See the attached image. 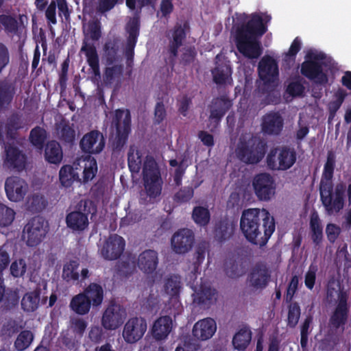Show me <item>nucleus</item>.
<instances>
[{"label":"nucleus","instance_id":"nucleus-31","mask_svg":"<svg viewBox=\"0 0 351 351\" xmlns=\"http://www.w3.org/2000/svg\"><path fill=\"white\" fill-rule=\"evenodd\" d=\"M173 328V322L170 317L162 316L156 319L152 326V332L156 339H165Z\"/></svg>","mask_w":351,"mask_h":351},{"label":"nucleus","instance_id":"nucleus-38","mask_svg":"<svg viewBox=\"0 0 351 351\" xmlns=\"http://www.w3.org/2000/svg\"><path fill=\"white\" fill-rule=\"evenodd\" d=\"M347 316V305L346 297H339V304L331 317V323L335 326H339L345 323Z\"/></svg>","mask_w":351,"mask_h":351},{"label":"nucleus","instance_id":"nucleus-17","mask_svg":"<svg viewBox=\"0 0 351 351\" xmlns=\"http://www.w3.org/2000/svg\"><path fill=\"white\" fill-rule=\"evenodd\" d=\"M195 237L193 231L182 228L175 232L171 238V246L176 254H185L193 247Z\"/></svg>","mask_w":351,"mask_h":351},{"label":"nucleus","instance_id":"nucleus-26","mask_svg":"<svg viewBox=\"0 0 351 351\" xmlns=\"http://www.w3.org/2000/svg\"><path fill=\"white\" fill-rule=\"evenodd\" d=\"M158 265V254L154 250H145L142 252L137 261L139 269L145 274L149 275L155 272Z\"/></svg>","mask_w":351,"mask_h":351},{"label":"nucleus","instance_id":"nucleus-59","mask_svg":"<svg viewBox=\"0 0 351 351\" xmlns=\"http://www.w3.org/2000/svg\"><path fill=\"white\" fill-rule=\"evenodd\" d=\"M197 56V51L195 47H189L184 49L181 56L182 62L184 65L190 64L193 62Z\"/></svg>","mask_w":351,"mask_h":351},{"label":"nucleus","instance_id":"nucleus-35","mask_svg":"<svg viewBox=\"0 0 351 351\" xmlns=\"http://www.w3.org/2000/svg\"><path fill=\"white\" fill-rule=\"evenodd\" d=\"M15 94V88L12 83L5 80L0 81V109L10 105Z\"/></svg>","mask_w":351,"mask_h":351},{"label":"nucleus","instance_id":"nucleus-24","mask_svg":"<svg viewBox=\"0 0 351 351\" xmlns=\"http://www.w3.org/2000/svg\"><path fill=\"white\" fill-rule=\"evenodd\" d=\"M4 164L9 169L23 171L26 165V156L17 147L8 145L5 147Z\"/></svg>","mask_w":351,"mask_h":351},{"label":"nucleus","instance_id":"nucleus-30","mask_svg":"<svg viewBox=\"0 0 351 351\" xmlns=\"http://www.w3.org/2000/svg\"><path fill=\"white\" fill-rule=\"evenodd\" d=\"M213 82L217 85L232 84V69L226 63L216 62L215 67L211 71Z\"/></svg>","mask_w":351,"mask_h":351},{"label":"nucleus","instance_id":"nucleus-6","mask_svg":"<svg viewBox=\"0 0 351 351\" xmlns=\"http://www.w3.org/2000/svg\"><path fill=\"white\" fill-rule=\"evenodd\" d=\"M143 186L149 198H156L162 193L163 180L158 163L152 156H146L142 171Z\"/></svg>","mask_w":351,"mask_h":351},{"label":"nucleus","instance_id":"nucleus-62","mask_svg":"<svg viewBox=\"0 0 351 351\" xmlns=\"http://www.w3.org/2000/svg\"><path fill=\"white\" fill-rule=\"evenodd\" d=\"M304 91V86L300 82H291L287 88V92L292 97L302 96Z\"/></svg>","mask_w":351,"mask_h":351},{"label":"nucleus","instance_id":"nucleus-39","mask_svg":"<svg viewBox=\"0 0 351 351\" xmlns=\"http://www.w3.org/2000/svg\"><path fill=\"white\" fill-rule=\"evenodd\" d=\"M90 305L84 293L77 295L71 302V308L80 315L86 314L90 311Z\"/></svg>","mask_w":351,"mask_h":351},{"label":"nucleus","instance_id":"nucleus-54","mask_svg":"<svg viewBox=\"0 0 351 351\" xmlns=\"http://www.w3.org/2000/svg\"><path fill=\"white\" fill-rule=\"evenodd\" d=\"M75 138V131L68 123L62 125L60 131V139L67 143H73Z\"/></svg>","mask_w":351,"mask_h":351},{"label":"nucleus","instance_id":"nucleus-15","mask_svg":"<svg viewBox=\"0 0 351 351\" xmlns=\"http://www.w3.org/2000/svg\"><path fill=\"white\" fill-rule=\"evenodd\" d=\"M28 190V184L23 178L18 176L8 178L5 182V191L8 199L14 202L23 199Z\"/></svg>","mask_w":351,"mask_h":351},{"label":"nucleus","instance_id":"nucleus-37","mask_svg":"<svg viewBox=\"0 0 351 351\" xmlns=\"http://www.w3.org/2000/svg\"><path fill=\"white\" fill-rule=\"evenodd\" d=\"M80 163H83V180L87 182L91 180L97 172V163L94 157L88 155L82 160H80Z\"/></svg>","mask_w":351,"mask_h":351},{"label":"nucleus","instance_id":"nucleus-61","mask_svg":"<svg viewBox=\"0 0 351 351\" xmlns=\"http://www.w3.org/2000/svg\"><path fill=\"white\" fill-rule=\"evenodd\" d=\"M10 60L8 48L0 43V73L9 64Z\"/></svg>","mask_w":351,"mask_h":351},{"label":"nucleus","instance_id":"nucleus-11","mask_svg":"<svg viewBox=\"0 0 351 351\" xmlns=\"http://www.w3.org/2000/svg\"><path fill=\"white\" fill-rule=\"evenodd\" d=\"M252 186L256 196L261 201H269L275 194V180L269 173H261L256 175L252 181Z\"/></svg>","mask_w":351,"mask_h":351},{"label":"nucleus","instance_id":"nucleus-47","mask_svg":"<svg viewBox=\"0 0 351 351\" xmlns=\"http://www.w3.org/2000/svg\"><path fill=\"white\" fill-rule=\"evenodd\" d=\"M123 72V66L121 64L106 67L104 73V83L106 84H111L116 78H119L122 75Z\"/></svg>","mask_w":351,"mask_h":351},{"label":"nucleus","instance_id":"nucleus-10","mask_svg":"<svg viewBox=\"0 0 351 351\" xmlns=\"http://www.w3.org/2000/svg\"><path fill=\"white\" fill-rule=\"evenodd\" d=\"M48 226L45 224L43 217L36 216L32 218L25 225L23 232L27 238V245L30 247L38 245L45 237Z\"/></svg>","mask_w":351,"mask_h":351},{"label":"nucleus","instance_id":"nucleus-9","mask_svg":"<svg viewBox=\"0 0 351 351\" xmlns=\"http://www.w3.org/2000/svg\"><path fill=\"white\" fill-rule=\"evenodd\" d=\"M92 202L81 200L77 204V210L72 211L66 216V223L73 231H84L88 226V215L90 213L89 206Z\"/></svg>","mask_w":351,"mask_h":351},{"label":"nucleus","instance_id":"nucleus-34","mask_svg":"<svg viewBox=\"0 0 351 351\" xmlns=\"http://www.w3.org/2000/svg\"><path fill=\"white\" fill-rule=\"evenodd\" d=\"M245 265L243 258L237 257L236 259L230 258L226 263L225 271L231 278H236L245 273Z\"/></svg>","mask_w":351,"mask_h":351},{"label":"nucleus","instance_id":"nucleus-63","mask_svg":"<svg viewBox=\"0 0 351 351\" xmlns=\"http://www.w3.org/2000/svg\"><path fill=\"white\" fill-rule=\"evenodd\" d=\"M327 238L330 243H334L341 233V228L335 223H330L326 228Z\"/></svg>","mask_w":351,"mask_h":351},{"label":"nucleus","instance_id":"nucleus-25","mask_svg":"<svg viewBox=\"0 0 351 351\" xmlns=\"http://www.w3.org/2000/svg\"><path fill=\"white\" fill-rule=\"evenodd\" d=\"M217 330V324L212 318H204L197 322L193 328V337L201 341L210 339Z\"/></svg>","mask_w":351,"mask_h":351},{"label":"nucleus","instance_id":"nucleus-2","mask_svg":"<svg viewBox=\"0 0 351 351\" xmlns=\"http://www.w3.org/2000/svg\"><path fill=\"white\" fill-rule=\"evenodd\" d=\"M335 168V155L332 151H328L319 182V191L322 204L329 215L337 213L343 209L346 191V186L343 182L337 184L334 189L332 179Z\"/></svg>","mask_w":351,"mask_h":351},{"label":"nucleus","instance_id":"nucleus-58","mask_svg":"<svg viewBox=\"0 0 351 351\" xmlns=\"http://www.w3.org/2000/svg\"><path fill=\"white\" fill-rule=\"evenodd\" d=\"M300 316V309L297 304H293L289 306L288 313V324L294 327L298 322Z\"/></svg>","mask_w":351,"mask_h":351},{"label":"nucleus","instance_id":"nucleus-45","mask_svg":"<svg viewBox=\"0 0 351 351\" xmlns=\"http://www.w3.org/2000/svg\"><path fill=\"white\" fill-rule=\"evenodd\" d=\"M76 174L72 166L64 165L59 171V179L61 184L64 187H69L75 180Z\"/></svg>","mask_w":351,"mask_h":351},{"label":"nucleus","instance_id":"nucleus-7","mask_svg":"<svg viewBox=\"0 0 351 351\" xmlns=\"http://www.w3.org/2000/svg\"><path fill=\"white\" fill-rule=\"evenodd\" d=\"M297 153L293 147L287 145L274 147L266 158L268 169L273 171H287L293 166Z\"/></svg>","mask_w":351,"mask_h":351},{"label":"nucleus","instance_id":"nucleus-46","mask_svg":"<svg viewBox=\"0 0 351 351\" xmlns=\"http://www.w3.org/2000/svg\"><path fill=\"white\" fill-rule=\"evenodd\" d=\"M346 95V92L343 89H339L335 93V100L328 104L329 119H332L335 116L336 112L341 106Z\"/></svg>","mask_w":351,"mask_h":351},{"label":"nucleus","instance_id":"nucleus-44","mask_svg":"<svg viewBox=\"0 0 351 351\" xmlns=\"http://www.w3.org/2000/svg\"><path fill=\"white\" fill-rule=\"evenodd\" d=\"M192 218L196 224L206 226L210 221V214L208 208L203 206H195L193 210Z\"/></svg>","mask_w":351,"mask_h":351},{"label":"nucleus","instance_id":"nucleus-27","mask_svg":"<svg viewBox=\"0 0 351 351\" xmlns=\"http://www.w3.org/2000/svg\"><path fill=\"white\" fill-rule=\"evenodd\" d=\"M193 303L201 308H208L216 301V294L210 287H194Z\"/></svg>","mask_w":351,"mask_h":351},{"label":"nucleus","instance_id":"nucleus-33","mask_svg":"<svg viewBox=\"0 0 351 351\" xmlns=\"http://www.w3.org/2000/svg\"><path fill=\"white\" fill-rule=\"evenodd\" d=\"M45 159L51 164L59 165L63 158L62 147L56 141H49L45 148Z\"/></svg>","mask_w":351,"mask_h":351},{"label":"nucleus","instance_id":"nucleus-1","mask_svg":"<svg viewBox=\"0 0 351 351\" xmlns=\"http://www.w3.org/2000/svg\"><path fill=\"white\" fill-rule=\"evenodd\" d=\"M275 221L265 209L248 208L243 211L240 228L246 239L260 247L265 246L275 230Z\"/></svg>","mask_w":351,"mask_h":351},{"label":"nucleus","instance_id":"nucleus-4","mask_svg":"<svg viewBox=\"0 0 351 351\" xmlns=\"http://www.w3.org/2000/svg\"><path fill=\"white\" fill-rule=\"evenodd\" d=\"M267 143L258 135L241 136L237 143L235 153L237 158L247 165H256L265 157Z\"/></svg>","mask_w":351,"mask_h":351},{"label":"nucleus","instance_id":"nucleus-53","mask_svg":"<svg viewBox=\"0 0 351 351\" xmlns=\"http://www.w3.org/2000/svg\"><path fill=\"white\" fill-rule=\"evenodd\" d=\"M193 195V188L192 186H184L174 195L173 199L178 203H186L191 200Z\"/></svg>","mask_w":351,"mask_h":351},{"label":"nucleus","instance_id":"nucleus-50","mask_svg":"<svg viewBox=\"0 0 351 351\" xmlns=\"http://www.w3.org/2000/svg\"><path fill=\"white\" fill-rule=\"evenodd\" d=\"M301 40L298 37H296L292 42L289 51L285 53L283 61L288 64L291 62H293L295 60L297 53L301 49Z\"/></svg>","mask_w":351,"mask_h":351},{"label":"nucleus","instance_id":"nucleus-18","mask_svg":"<svg viewBox=\"0 0 351 351\" xmlns=\"http://www.w3.org/2000/svg\"><path fill=\"white\" fill-rule=\"evenodd\" d=\"M125 318L124 309L119 304H111L103 314L101 324L107 330H115L123 324Z\"/></svg>","mask_w":351,"mask_h":351},{"label":"nucleus","instance_id":"nucleus-57","mask_svg":"<svg viewBox=\"0 0 351 351\" xmlns=\"http://www.w3.org/2000/svg\"><path fill=\"white\" fill-rule=\"evenodd\" d=\"M107 60L110 63H112L116 60L118 52V46L114 41H107L104 47Z\"/></svg>","mask_w":351,"mask_h":351},{"label":"nucleus","instance_id":"nucleus-5","mask_svg":"<svg viewBox=\"0 0 351 351\" xmlns=\"http://www.w3.org/2000/svg\"><path fill=\"white\" fill-rule=\"evenodd\" d=\"M85 36H89L93 41H98L100 39L101 37V27L99 21L93 20L88 22ZM80 51L84 53L87 64L92 70L94 76L100 77L99 58L96 47L93 43H89L86 37L83 40Z\"/></svg>","mask_w":351,"mask_h":351},{"label":"nucleus","instance_id":"nucleus-23","mask_svg":"<svg viewBox=\"0 0 351 351\" xmlns=\"http://www.w3.org/2000/svg\"><path fill=\"white\" fill-rule=\"evenodd\" d=\"M237 226V223L228 217L216 221L213 230L215 239L220 243L229 241L233 237Z\"/></svg>","mask_w":351,"mask_h":351},{"label":"nucleus","instance_id":"nucleus-43","mask_svg":"<svg viewBox=\"0 0 351 351\" xmlns=\"http://www.w3.org/2000/svg\"><path fill=\"white\" fill-rule=\"evenodd\" d=\"M251 340V332L247 328L240 330L234 337L232 343L235 349L243 350Z\"/></svg>","mask_w":351,"mask_h":351},{"label":"nucleus","instance_id":"nucleus-48","mask_svg":"<svg viewBox=\"0 0 351 351\" xmlns=\"http://www.w3.org/2000/svg\"><path fill=\"white\" fill-rule=\"evenodd\" d=\"M39 295L37 292L27 293L23 298L21 305L23 308L29 312L35 311L39 304Z\"/></svg>","mask_w":351,"mask_h":351},{"label":"nucleus","instance_id":"nucleus-40","mask_svg":"<svg viewBox=\"0 0 351 351\" xmlns=\"http://www.w3.org/2000/svg\"><path fill=\"white\" fill-rule=\"evenodd\" d=\"M80 266V263L77 260H70L66 262L62 269V278L67 282L73 280H78L80 278L77 269Z\"/></svg>","mask_w":351,"mask_h":351},{"label":"nucleus","instance_id":"nucleus-52","mask_svg":"<svg viewBox=\"0 0 351 351\" xmlns=\"http://www.w3.org/2000/svg\"><path fill=\"white\" fill-rule=\"evenodd\" d=\"M33 340V335L30 331L24 330L18 336L15 341V347L18 350L26 349Z\"/></svg>","mask_w":351,"mask_h":351},{"label":"nucleus","instance_id":"nucleus-13","mask_svg":"<svg viewBox=\"0 0 351 351\" xmlns=\"http://www.w3.org/2000/svg\"><path fill=\"white\" fill-rule=\"evenodd\" d=\"M323 66H326L324 62L304 60L301 64L300 73L304 77L317 84H326L328 78L323 71Z\"/></svg>","mask_w":351,"mask_h":351},{"label":"nucleus","instance_id":"nucleus-22","mask_svg":"<svg viewBox=\"0 0 351 351\" xmlns=\"http://www.w3.org/2000/svg\"><path fill=\"white\" fill-rule=\"evenodd\" d=\"M140 31V20L138 17L132 18L127 24L126 32L128 34L126 39L125 55L127 60H132Z\"/></svg>","mask_w":351,"mask_h":351},{"label":"nucleus","instance_id":"nucleus-32","mask_svg":"<svg viewBox=\"0 0 351 351\" xmlns=\"http://www.w3.org/2000/svg\"><path fill=\"white\" fill-rule=\"evenodd\" d=\"M309 226L313 243L317 246L319 245L323 240V226L316 210L311 213Z\"/></svg>","mask_w":351,"mask_h":351},{"label":"nucleus","instance_id":"nucleus-19","mask_svg":"<svg viewBox=\"0 0 351 351\" xmlns=\"http://www.w3.org/2000/svg\"><path fill=\"white\" fill-rule=\"evenodd\" d=\"M147 330V323L141 317L129 319L125 324L123 330V337L125 341L133 343L138 341Z\"/></svg>","mask_w":351,"mask_h":351},{"label":"nucleus","instance_id":"nucleus-20","mask_svg":"<svg viewBox=\"0 0 351 351\" xmlns=\"http://www.w3.org/2000/svg\"><path fill=\"white\" fill-rule=\"evenodd\" d=\"M187 28H189V24L186 22L183 25L177 23L169 33L168 51L173 58L178 56V49L183 45L186 38V29Z\"/></svg>","mask_w":351,"mask_h":351},{"label":"nucleus","instance_id":"nucleus-29","mask_svg":"<svg viewBox=\"0 0 351 351\" xmlns=\"http://www.w3.org/2000/svg\"><path fill=\"white\" fill-rule=\"evenodd\" d=\"M270 278L271 272L263 263H257L249 274L251 285H267Z\"/></svg>","mask_w":351,"mask_h":351},{"label":"nucleus","instance_id":"nucleus-49","mask_svg":"<svg viewBox=\"0 0 351 351\" xmlns=\"http://www.w3.org/2000/svg\"><path fill=\"white\" fill-rule=\"evenodd\" d=\"M15 217L14 210L0 203V226L7 227L14 221Z\"/></svg>","mask_w":351,"mask_h":351},{"label":"nucleus","instance_id":"nucleus-41","mask_svg":"<svg viewBox=\"0 0 351 351\" xmlns=\"http://www.w3.org/2000/svg\"><path fill=\"white\" fill-rule=\"evenodd\" d=\"M47 132L44 128L40 126H36L30 131V143L36 148L43 149L47 139Z\"/></svg>","mask_w":351,"mask_h":351},{"label":"nucleus","instance_id":"nucleus-42","mask_svg":"<svg viewBox=\"0 0 351 351\" xmlns=\"http://www.w3.org/2000/svg\"><path fill=\"white\" fill-rule=\"evenodd\" d=\"M84 293L93 306H98L102 303L104 295L102 287H88Z\"/></svg>","mask_w":351,"mask_h":351},{"label":"nucleus","instance_id":"nucleus-56","mask_svg":"<svg viewBox=\"0 0 351 351\" xmlns=\"http://www.w3.org/2000/svg\"><path fill=\"white\" fill-rule=\"evenodd\" d=\"M27 265L24 259L14 261L10 265V274L15 278L23 276L26 272Z\"/></svg>","mask_w":351,"mask_h":351},{"label":"nucleus","instance_id":"nucleus-64","mask_svg":"<svg viewBox=\"0 0 351 351\" xmlns=\"http://www.w3.org/2000/svg\"><path fill=\"white\" fill-rule=\"evenodd\" d=\"M166 115V110L163 102H157L154 110L155 122L158 124L160 123L165 119Z\"/></svg>","mask_w":351,"mask_h":351},{"label":"nucleus","instance_id":"nucleus-28","mask_svg":"<svg viewBox=\"0 0 351 351\" xmlns=\"http://www.w3.org/2000/svg\"><path fill=\"white\" fill-rule=\"evenodd\" d=\"M212 104L209 119L214 120L217 124H219L223 117L232 107V101L226 96H221L214 99Z\"/></svg>","mask_w":351,"mask_h":351},{"label":"nucleus","instance_id":"nucleus-51","mask_svg":"<svg viewBox=\"0 0 351 351\" xmlns=\"http://www.w3.org/2000/svg\"><path fill=\"white\" fill-rule=\"evenodd\" d=\"M29 209L32 212L39 213L42 211L47 205L44 197L39 194H34L28 200Z\"/></svg>","mask_w":351,"mask_h":351},{"label":"nucleus","instance_id":"nucleus-8","mask_svg":"<svg viewBox=\"0 0 351 351\" xmlns=\"http://www.w3.org/2000/svg\"><path fill=\"white\" fill-rule=\"evenodd\" d=\"M113 123L117 130L114 142L117 149H121L126 143L131 132V114L129 110H116Z\"/></svg>","mask_w":351,"mask_h":351},{"label":"nucleus","instance_id":"nucleus-21","mask_svg":"<svg viewBox=\"0 0 351 351\" xmlns=\"http://www.w3.org/2000/svg\"><path fill=\"white\" fill-rule=\"evenodd\" d=\"M284 120L278 112H269L262 119V132L267 135L277 136L283 129Z\"/></svg>","mask_w":351,"mask_h":351},{"label":"nucleus","instance_id":"nucleus-3","mask_svg":"<svg viewBox=\"0 0 351 351\" xmlns=\"http://www.w3.org/2000/svg\"><path fill=\"white\" fill-rule=\"evenodd\" d=\"M267 31L263 18L258 14L239 27L236 31L235 43L238 51L245 58L256 59L263 53L258 38Z\"/></svg>","mask_w":351,"mask_h":351},{"label":"nucleus","instance_id":"nucleus-16","mask_svg":"<svg viewBox=\"0 0 351 351\" xmlns=\"http://www.w3.org/2000/svg\"><path fill=\"white\" fill-rule=\"evenodd\" d=\"M105 139L103 134L98 130L86 133L80 142L82 151L89 154L100 153L104 148Z\"/></svg>","mask_w":351,"mask_h":351},{"label":"nucleus","instance_id":"nucleus-12","mask_svg":"<svg viewBox=\"0 0 351 351\" xmlns=\"http://www.w3.org/2000/svg\"><path fill=\"white\" fill-rule=\"evenodd\" d=\"M258 73L265 86H274L279 75L277 62L270 56H263L258 63Z\"/></svg>","mask_w":351,"mask_h":351},{"label":"nucleus","instance_id":"nucleus-55","mask_svg":"<svg viewBox=\"0 0 351 351\" xmlns=\"http://www.w3.org/2000/svg\"><path fill=\"white\" fill-rule=\"evenodd\" d=\"M21 116L14 112L12 114L7 120L6 130L8 134L17 131L22 128Z\"/></svg>","mask_w":351,"mask_h":351},{"label":"nucleus","instance_id":"nucleus-36","mask_svg":"<svg viewBox=\"0 0 351 351\" xmlns=\"http://www.w3.org/2000/svg\"><path fill=\"white\" fill-rule=\"evenodd\" d=\"M128 163L132 173H138L142 167L141 153L134 145L130 146L128 153Z\"/></svg>","mask_w":351,"mask_h":351},{"label":"nucleus","instance_id":"nucleus-14","mask_svg":"<svg viewBox=\"0 0 351 351\" xmlns=\"http://www.w3.org/2000/svg\"><path fill=\"white\" fill-rule=\"evenodd\" d=\"M124 239L117 234H111L101 249V254L106 260L114 261L119 258L125 250Z\"/></svg>","mask_w":351,"mask_h":351},{"label":"nucleus","instance_id":"nucleus-60","mask_svg":"<svg viewBox=\"0 0 351 351\" xmlns=\"http://www.w3.org/2000/svg\"><path fill=\"white\" fill-rule=\"evenodd\" d=\"M274 86H267V88H269L267 90V93L265 98V101L266 104H278L280 102V93L274 89Z\"/></svg>","mask_w":351,"mask_h":351}]
</instances>
